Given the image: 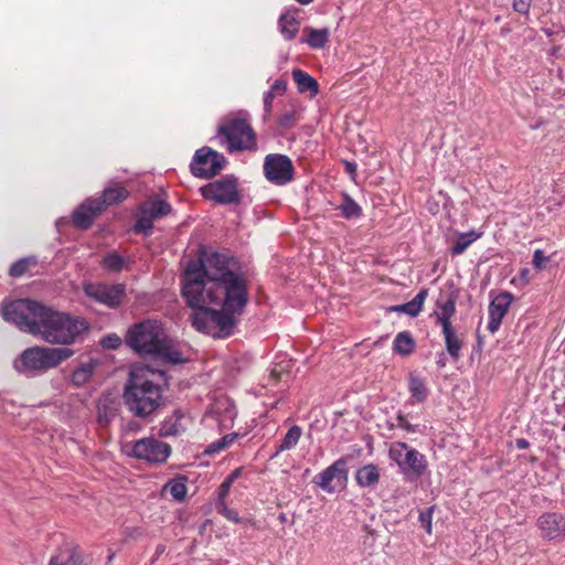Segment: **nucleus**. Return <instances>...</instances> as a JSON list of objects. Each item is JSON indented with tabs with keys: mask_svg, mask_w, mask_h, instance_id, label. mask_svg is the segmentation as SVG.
<instances>
[{
	"mask_svg": "<svg viewBox=\"0 0 565 565\" xmlns=\"http://www.w3.org/2000/svg\"><path fill=\"white\" fill-rule=\"evenodd\" d=\"M161 374L142 363L131 365L124 385L122 401L135 417L148 419L164 407L163 387L156 381Z\"/></svg>",
	"mask_w": 565,
	"mask_h": 565,
	"instance_id": "nucleus-3",
	"label": "nucleus"
},
{
	"mask_svg": "<svg viewBox=\"0 0 565 565\" xmlns=\"http://www.w3.org/2000/svg\"><path fill=\"white\" fill-rule=\"evenodd\" d=\"M67 222H68V221H67L65 217H61V218H58V220L56 221L55 225H56V227L60 230V228H61V226H62L63 224L67 223Z\"/></svg>",
	"mask_w": 565,
	"mask_h": 565,
	"instance_id": "nucleus-54",
	"label": "nucleus"
},
{
	"mask_svg": "<svg viewBox=\"0 0 565 565\" xmlns=\"http://www.w3.org/2000/svg\"><path fill=\"white\" fill-rule=\"evenodd\" d=\"M428 296L427 289H422L411 301L396 305L390 308L393 312L406 313L409 317H417L423 310L424 302Z\"/></svg>",
	"mask_w": 565,
	"mask_h": 565,
	"instance_id": "nucleus-21",
	"label": "nucleus"
},
{
	"mask_svg": "<svg viewBox=\"0 0 565 565\" xmlns=\"http://www.w3.org/2000/svg\"><path fill=\"white\" fill-rule=\"evenodd\" d=\"M433 511L434 508L430 507L426 511H422L418 515V521L428 534L431 533Z\"/></svg>",
	"mask_w": 565,
	"mask_h": 565,
	"instance_id": "nucleus-40",
	"label": "nucleus"
},
{
	"mask_svg": "<svg viewBox=\"0 0 565 565\" xmlns=\"http://www.w3.org/2000/svg\"><path fill=\"white\" fill-rule=\"evenodd\" d=\"M2 317L20 331L53 344H72L88 329L84 319L54 310L32 299H17L2 306Z\"/></svg>",
	"mask_w": 565,
	"mask_h": 565,
	"instance_id": "nucleus-2",
	"label": "nucleus"
},
{
	"mask_svg": "<svg viewBox=\"0 0 565 565\" xmlns=\"http://www.w3.org/2000/svg\"><path fill=\"white\" fill-rule=\"evenodd\" d=\"M203 198L220 204H233L239 201L237 179L225 175L201 188Z\"/></svg>",
	"mask_w": 565,
	"mask_h": 565,
	"instance_id": "nucleus-10",
	"label": "nucleus"
},
{
	"mask_svg": "<svg viewBox=\"0 0 565 565\" xmlns=\"http://www.w3.org/2000/svg\"><path fill=\"white\" fill-rule=\"evenodd\" d=\"M84 292L89 299L98 303L117 308L121 305L126 295V287L122 284L87 282L84 285Z\"/></svg>",
	"mask_w": 565,
	"mask_h": 565,
	"instance_id": "nucleus-11",
	"label": "nucleus"
},
{
	"mask_svg": "<svg viewBox=\"0 0 565 565\" xmlns=\"http://www.w3.org/2000/svg\"><path fill=\"white\" fill-rule=\"evenodd\" d=\"M516 447L519 449H526L529 447V441L526 439H518L516 440Z\"/></svg>",
	"mask_w": 565,
	"mask_h": 565,
	"instance_id": "nucleus-53",
	"label": "nucleus"
},
{
	"mask_svg": "<svg viewBox=\"0 0 565 565\" xmlns=\"http://www.w3.org/2000/svg\"><path fill=\"white\" fill-rule=\"evenodd\" d=\"M482 233L477 232L475 230L458 233L454 245L450 248L451 255H461L466 252V249L475 243L477 239L481 237Z\"/></svg>",
	"mask_w": 565,
	"mask_h": 565,
	"instance_id": "nucleus-26",
	"label": "nucleus"
},
{
	"mask_svg": "<svg viewBox=\"0 0 565 565\" xmlns=\"http://www.w3.org/2000/svg\"><path fill=\"white\" fill-rule=\"evenodd\" d=\"M300 21L297 11H285L278 19V30L286 41L296 38L299 32Z\"/></svg>",
	"mask_w": 565,
	"mask_h": 565,
	"instance_id": "nucleus-19",
	"label": "nucleus"
},
{
	"mask_svg": "<svg viewBox=\"0 0 565 565\" xmlns=\"http://www.w3.org/2000/svg\"><path fill=\"white\" fill-rule=\"evenodd\" d=\"M185 429L184 415L178 409L160 423L158 434L160 437H177L183 434Z\"/></svg>",
	"mask_w": 565,
	"mask_h": 565,
	"instance_id": "nucleus-18",
	"label": "nucleus"
},
{
	"mask_svg": "<svg viewBox=\"0 0 565 565\" xmlns=\"http://www.w3.org/2000/svg\"><path fill=\"white\" fill-rule=\"evenodd\" d=\"M163 489L168 491L175 501L179 502H182L188 493L185 481L181 478L170 480L164 484Z\"/></svg>",
	"mask_w": 565,
	"mask_h": 565,
	"instance_id": "nucleus-34",
	"label": "nucleus"
},
{
	"mask_svg": "<svg viewBox=\"0 0 565 565\" xmlns=\"http://www.w3.org/2000/svg\"><path fill=\"white\" fill-rule=\"evenodd\" d=\"M415 342L408 332H399L393 342V350L401 355H408L414 351Z\"/></svg>",
	"mask_w": 565,
	"mask_h": 565,
	"instance_id": "nucleus-31",
	"label": "nucleus"
},
{
	"mask_svg": "<svg viewBox=\"0 0 565 565\" xmlns=\"http://www.w3.org/2000/svg\"><path fill=\"white\" fill-rule=\"evenodd\" d=\"M339 210L347 220L359 218L362 215V207L349 194H343Z\"/></svg>",
	"mask_w": 565,
	"mask_h": 565,
	"instance_id": "nucleus-32",
	"label": "nucleus"
},
{
	"mask_svg": "<svg viewBox=\"0 0 565 565\" xmlns=\"http://www.w3.org/2000/svg\"><path fill=\"white\" fill-rule=\"evenodd\" d=\"M49 565H76L72 555L65 553L51 557Z\"/></svg>",
	"mask_w": 565,
	"mask_h": 565,
	"instance_id": "nucleus-43",
	"label": "nucleus"
},
{
	"mask_svg": "<svg viewBox=\"0 0 565 565\" xmlns=\"http://www.w3.org/2000/svg\"><path fill=\"white\" fill-rule=\"evenodd\" d=\"M388 458L396 463L399 472L409 481L423 477L428 467L426 457L404 441L391 444Z\"/></svg>",
	"mask_w": 565,
	"mask_h": 565,
	"instance_id": "nucleus-7",
	"label": "nucleus"
},
{
	"mask_svg": "<svg viewBox=\"0 0 565 565\" xmlns=\"http://www.w3.org/2000/svg\"><path fill=\"white\" fill-rule=\"evenodd\" d=\"M182 296L192 326L213 338L228 337L247 300V285L233 257L210 253L191 260L182 277Z\"/></svg>",
	"mask_w": 565,
	"mask_h": 565,
	"instance_id": "nucleus-1",
	"label": "nucleus"
},
{
	"mask_svg": "<svg viewBox=\"0 0 565 565\" xmlns=\"http://www.w3.org/2000/svg\"><path fill=\"white\" fill-rule=\"evenodd\" d=\"M128 196V191L122 186H109L103 191V194L98 199H94L95 202L103 203V211L107 205L115 204L124 201Z\"/></svg>",
	"mask_w": 565,
	"mask_h": 565,
	"instance_id": "nucleus-27",
	"label": "nucleus"
},
{
	"mask_svg": "<svg viewBox=\"0 0 565 565\" xmlns=\"http://www.w3.org/2000/svg\"><path fill=\"white\" fill-rule=\"evenodd\" d=\"M397 426L405 429L408 433H416L418 430V426L412 425L404 415L398 414L396 417Z\"/></svg>",
	"mask_w": 565,
	"mask_h": 565,
	"instance_id": "nucleus-45",
	"label": "nucleus"
},
{
	"mask_svg": "<svg viewBox=\"0 0 565 565\" xmlns=\"http://www.w3.org/2000/svg\"><path fill=\"white\" fill-rule=\"evenodd\" d=\"M302 430L299 426L294 425L291 426L288 431L286 433L285 437L282 438L275 456H277L279 452L290 450L295 448L301 437Z\"/></svg>",
	"mask_w": 565,
	"mask_h": 565,
	"instance_id": "nucleus-33",
	"label": "nucleus"
},
{
	"mask_svg": "<svg viewBox=\"0 0 565 565\" xmlns=\"http://www.w3.org/2000/svg\"><path fill=\"white\" fill-rule=\"evenodd\" d=\"M125 342L140 355H149L171 364L185 361L174 341L167 335L162 324L156 320H145L134 324L128 329Z\"/></svg>",
	"mask_w": 565,
	"mask_h": 565,
	"instance_id": "nucleus-4",
	"label": "nucleus"
},
{
	"mask_svg": "<svg viewBox=\"0 0 565 565\" xmlns=\"http://www.w3.org/2000/svg\"><path fill=\"white\" fill-rule=\"evenodd\" d=\"M532 0H513V9L520 14H527Z\"/></svg>",
	"mask_w": 565,
	"mask_h": 565,
	"instance_id": "nucleus-44",
	"label": "nucleus"
},
{
	"mask_svg": "<svg viewBox=\"0 0 565 565\" xmlns=\"http://www.w3.org/2000/svg\"><path fill=\"white\" fill-rule=\"evenodd\" d=\"M520 280H522V282L524 285H527L530 282V269L529 268H523L520 271Z\"/></svg>",
	"mask_w": 565,
	"mask_h": 565,
	"instance_id": "nucleus-51",
	"label": "nucleus"
},
{
	"mask_svg": "<svg viewBox=\"0 0 565 565\" xmlns=\"http://www.w3.org/2000/svg\"><path fill=\"white\" fill-rule=\"evenodd\" d=\"M513 300L512 294L502 291L495 296L489 305L488 330L494 333L499 330L502 319L507 315Z\"/></svg>",
	"mask_w": 565,
	"mask_h": 565,
	"instance_id": "nucleus-16",
	"label": "nucleus"
},
{
	"mask_svg": "<svg viewBox=\"0 0 565 565\" xmlns=\"http://www.w3.org/2000/svg\"><path fill=\"white\" fill-rule=\"evenodd\" d=\"M348 480L347 459L340 458L315 477V483L328 493L344 488Z\"/></svg>",
	"mask_w": 565,
	"mask_h": 565,
	"instance_id": "nucleus-13",
	"label": "nucleus"
},
{
	"mask_svg": "<svg viewBox=\"0 0 565 565\" xmlns=\"http://www.w3.org/2000/svg\"><path fill=\"white\" fill-rule=\"evenodd\" d=\"M74 351L68 348L31 347L25 349L14 361V369L28 376L33 377L58 366L68 360Z\"/></svg>",
	"mask_w": 565,
	"mask_h": 565,
	"instance_id": "nucleus-6",
	"label": "nucleus"
},
{
	"mask_svg": "<svg viewBox=\"0 0 565 565\" xmlns=\"http://www.w3.org/2000/svg\"><path fill=\"white\" fill-rule=\"evenodd\" d=\"M96 366L97 361L95 360H89L78 365L72 374L73 384L76 386L86 384L90 380Z\"/></svg>",
	"mask_w": 565,
	"mask_h": 565,
	"instance_id": "nucleus-28",
	"label": "nucleus"
},
{
	"mask_svg": "<svg viewBox=\"0 0 565 565\" xmlns=\"http://www.w3.org/2000/svg\"><path fill=\"white\" fill-rule=\"evenodd\" d=\"M281 372H282V367H280L279 365H276L270 371L269 380H268V382L265 385H270L271 383L277 382L278 380H280Z\"/></svg>",
	"mask_w": 565,
	"mask_h": 565,
	"instance_id": "nucleus-49",
	"label": "nucleus"
},
{
	"mask_svg": "<svg viewBox=\"0 0 565 565\" xmlns=\"http://www.w3.org/2000/svg\"><path fill=\"white\" fill-rule=\"evenodd\" d=\"M265 178L275 185H286L294 180L295 168L290 158L286 154L269 153L263 164Z\"/></svg>",
	"mask_w": 565,
	"mask_h": 565,
	"instance_id": "nucleus-8",
	"label": "nucleus"
},
{
	"mask_svg": "<svg viewBox=\"0 0 565 565\" xmlns=\"http://www.w3.org/2000/svg\"><path fill=\"white\" fill-rule=\"evenodd\" d=\"M550 260V257L545 256L543 250L535 249L533 254V266L537 270L545 268V264Z\"/></svg>",
	"mask_w": 565,
	"mask_h": 565,
	"instance_id": "nucleus-42",
	"label": "nucleus"
},
{
	"mask_svg": "<svg viewBox=\"0 0 565 565\" xmlns=\"http://www.w3.org/2000/svg\"><path fill=\"white\" fill-rule=\"evenodd\" d=\"M216 139L227 151L256 150V134L253 130L248 114L238 111L223 117L217 126Z\"/></svg>",
	"mask_w": 565,
	"mask_h": 565,
	"instance_id": "nucleus-5",
	"label": "nucleus"
},
{
	"mask_svg": "<svg viewBox=\"0 0 565 565\" xmlns=\"http://www.w3.org/2000/svg\"><path fill=\"white\" fill-rule=\"evenodd\" d=\"M121 343H122L121 338L119 335H117L116 333L107 334L100 341V344L103 348L110 349V350L118 349L121 345Z\"/></svg>",
	"mask_w": 565,
	"mask_h": 565,
	"instance_id": "nucleus-39",
	"label": "nucleus"
},
{
	"mask_svg": "<svg viewBox=\"0 0 565 565\" xmlns=\"http://www.w3.org/2000/svg\"><path fill=\"white\" fill-rule=\"evenodd\" d=\"M441 332L445 339L446 350L448 354L455 360H459L461 350V339L456 333L452 326L441 328Z\"/></svg>",
	"mask_w": 565,
	"mask_h": 565,
	"instance_id": "nucleus-25",
	"label": "nucleus"
},
{
	"mask_svg": "<svg viewBox=\"0 0 565 565\" xmlns=\"http://www.w3.org/2000/svg\"><path fill=\"white\" fill-rule=\"evenodd\" d=\"M132 455L140 460L163 463L171 455V447L169 444L152 437L141 438L134 444Z\"/></svg>",
	"mask_w": 565,
	"mask_h": 565,
	"instance_id": "nucleus-12",
	"label": "nucleus"
},
{
	"mask_svg": "<svg viewBox=\"0 0 565 565\" xmlns=\"http://www.w3.org/2000/svg\"><path fill=\"white\" fill-rule=\"evenodd\" d=\"M35 260L33 258H22L13 263L9 269V274L11 277H21L30 265H34Z\"/></svg>",
	"mask_w": 565,
	"mask_h": 565,
	"instance_id": "nucleus-38",
	"label": "nucleus"
},
{
	"mask_svg": "<svg viewBox=\"0 0 565 565\" xmlns=\"http://www.w3.org/2000/svg\"><path fill=\"white\" fill-rule=\"evenodd\" d=\"M103 212V203L94 199L86 200L72 214L74 224L79 228H88L94 218Z\"/></svg>",
	"mask_w": 565,
	"mask_h": 565,
	"instance_id": "nucleus-17",
	"label": "nucleus"
},
{
	"mask_svg": "<svg viewBox=\"0 0 565 565\" xmlns=\"http://www.w3.org/2000/svg\"><path fill=\"white\" fill-rule=\"evenodd\" d=\"M206 415L214 418L221 428L227 429L233 426L237 413L232 399L220 396L209 406Z\"/></svg>",
	"mask_w": 565,
	"mask_h": 565,
	"instance_id": "nucleus-15",
	"label": "nucleus"
},
{
	"mask_svg": "<svg viewBox=\"0 0 565 565\" xmlns=\"http://www.w3.org/2000/svg\"><path fill=\"white\" fill-rule=\"evenodd\" d=\"M437 364H438L440 367H444V366L446 365V361H445L444 354H440V358H439V360L437 361Z\"/></svg>",
	"mask_w": 565,
	"mask_h": 565,
	"instance_id": "nucleus-56",
	"label": "nucleus"
},
{
	"mask_svg": "<svg viewBox=\"0 0 565 565\" xmlns=\"http://www.w3.org/2000/svg\"><path fill=\"white\" fill-rule=\"evenodd\" d=\"M291 119H292V115L287 113L285 115H282L279 119V124L281 126H288L290 122H291Z\"/></svg>",
	"mask_w": 565,
	"mask_h": 565,
	"instance_id": "nucleus-52",
	"label": "nucleus"
},
{
	"mask_svg": "<svg viewBox=\"0 0 565 565\" xmlns=\"http://www.w3.org/2000/svg\"><path fill=\"white\" fill-rule=\"evenodd\" d=\"M124 265L125 259L117 253H110L103 259V266L113 271H120Z\"/></svg>",
	"mask_w": 565,
	"mask_h": 565,
	"instance_id": "nucleus-37",
	"label": "nucleus"
},
{
	"mask_svg": "<svg viewBox=\"0 0 565 565\" xmlns=\"http://www.w3.org/2000/svg\"><path fill=\"white\" fill-rule=\"evenodd\" d=\"M217 510L218 512L224 515L228 521H232L234 523H239L241 518L238 516V513L234 510H231L227 508V505L224 503H217Z\"/></svg>",
	"mask_w": 565,
	"mask_h": 565,
	"instance_id": "nucleus-41",
	"label": "nucleus"
},
{
	"mask_svg": "<svg viewBox=\"0 0 565 565\" xmlns=\"http://www.w3.org/2000/svg\"><path fill=\"white\" fill-rule=\"evenodd\" d=\"M298 3L300 4H309L311 3L313 0H296Z\"/></svg>",
	"mask_w": 565,
	"mask_h": 565,
	"instance_id": "nucleus-57",
	"label": "nucleus"
},
{
	"mask_svg": "<svg viewBox=\"0 0 565 565\" xmlns=\"http://www.w3.org/2000/svg\"><path fill=\"white\" fill-rule=\"evenodd\" d=\"M232 484L224 480L218 489V503H224L225 498L228 495Z\"/></svg>",
	"mask_w": 565,
	"mask_h": 565,
	"instance_id": "nucleus-46",
	"label": "nucleus"
},
{
	"mask_svg": "<svg viewBox=\"0 0 565 565\" xmlns=\"http://www.w3.org/2000/svg\"><path fill=\"white\" fill-rule=\"evenodd\" d=\"M242 473V468H236L235 470H233L226 478L225 480L228 481L231 484L234 483V481L241 476Z\"/></svg>",
	"mask_w": 565,
	"mask_h": 565,
	"instance_id": "nucleus-50",
	"label": "nucleus"
},
{
	"mask_svg": "<svg viewBox=\"0 0 565 565\" xmlns=\"http://www.w3.org/2000/svg\"><path fill=\"white\" fill-rule=\"evenodd\" d=\"M292 77L297 84L299 93H309L310 96H316L318 94V82L308 73L296 68L292 71Z\"/></svg>",
	"mask_w": 565,
	"mask_h": 565,
	"instance_id": "nucleus-24",
	"label": "nucleus"
},
{
	"mask_svg": "<svg viewBox=\"0 0 565 565\" xmlns=\"http://www.w3.org/2000/svg\"><path fill=\"white\" fill-rule=\"evenodd\" d=\"M537 527L543 540L563 542L565 540V515L557 512L543 513L537 519Z\"/></svg>",
	"mask_w": 565,
	"mask_h": 565,
	"instance_id": "nucleus-14",
	"label": "nucleus"
},
{
	"mask_svg": "<svg viewBox=\"0 0 565 565\" xmlns=\"http://www.w3.org/2000/svg\"><path fill=\"white\" fill-rule=\"evenodd\" d=\"M286 89L287 83L284 79H276L269 90H273V95L275 96V94H284Z\"/></svg>",
	"mask_w": 565,
	"mask_h": 565,
	"instance_id": "nucleus-47",
	"label": "nucleus"
},
{
	"mask_svg": "<svg viewBox=\"0 0 565 565\" xmlns=\"http://www.w3.org/2000/svg\"><path fill=\"white\" fill-rule=\"evenodd\" d=\"M437 310L434 312L437 323L440 324L441 328L449 327L451 324V318L456 312V301L454 298L449 297L445 301H437Z\"/></svg>",
	"mask_w": 565,
	"mask_h": 565,
	"instance_id": "nucleus-23",
	"label": "nucleus"
},
{
	"mask_svg": "<svg viewBox=\"0 0 565 565\" xmlns=\"http://www.w3.org/2000/svg\"><path fill=\"white\" fill-rule=\"evenodd\" d=\"M302 34L301 43H306L311 49L319 50L323 49L328 43L330 30L328 28L315 29L306 26L302 30Z\"/></svg>",
	"mask_w": 565,
	"mask_h": 565,
	"instance_id": "nucleus-20",
	"label": "nucleus"
},
{
	"mask_svg": "<svg viewBox=\"0 0 565 565\" xmlns=\"http://www.w3.org/2000/svg\"><path fill=\"white\" fill-rule=\"evenodd\" d=\"M347 170L351 173H353L355 171V164L354 163H350V162H347Z\"/></svg>",
	"mask_w": 565,
	"mask_h": 565,
	"instance_id": "nucleus-55",
	"label": "nucleus"
},
{
	"mask_svg": "<svg viewBox=\"0 0 565 565\" xmlns=\"http://www.w3.org/2000/svg\"><path fill=\"white\" fill-rule=\"evenodd\" d=\"M238 438L237 433H232L223 436L222 438L211 443L204 452L206 455L218 454L225 449H227L236 439Z\"/></svg>",
	"mask_w": 565,
	"mask_h": 565,
	"instance_id": "nucleus-35",
	"label": "nucleus"
},
{
	"mask_svg": "<svg viewBox=\"0 0 565 565\" xmlns=\"http://www.w3.org/2000/svg\"><path fill=\"white\" fill-rule=\"evenodd\" d=\"M274 95L273 90H268L264 95V110L266 115L270 114Z\"/></svg>",
	"mask_w": 565,
	"mask_h": 565,
	"instance_id": "nucleus-48",
	"label": "nucleus"
},
{
	"mask_svg": "<svg viewBox=\"0 0 565 565\" xmlns=\"http://www.w3.org/2000/svg\"><path fill=\"white\" fill-rule=\"evenodd\" d=\"M140 207L154 218L166 216L171 212V205L162 200L147 201Z\"/></svg>",
	"mask_w": 565,
	"mask_h": 565,
	"instance_id": "nucleus-30",
	"label": "nucleus"
},
{
	"mask_svg": "<svg viewBox=\"0 0 565 565\" xmlns=\"http://www.w3.org/2000/svg\"><path fill=\"white\" fill-rule=\"evenodd\" d=\"M153 220L154 217L148 213H145V211H142L140 207V215L136 222L135 232L142 233L143 235L148 236L153 227Z\"/></svg>",
	"mask_w": 565,
	"mask_h": 565,
	"instance_id": "nucleus-36",
	"label": "nucleus"
},
{
	"mask_svg": "<svg viewBox=\"0 0 565 565\" xmlns=\"http://www.w3.org/2000/svg\"><path fill=\"white\" fill-rule=\"evenodd\" d=\"M225 163L226 159L222 153L203 147L196 150L190 167L193 175L209 179L216 175Z\"/></svg>",
	"mask_w": 565,
	"mask_h": 565,
	"instance_id": "nucleus-9",
	"label": "nucleus"
},
{
	"mask_svg": "<svg viewBox=\"0 0 565 565\" xmlns=\"http://www.w3.org/2000/svg\"><path fill=\"white\" fill-rule=\"evenodd\" d=\"M355 480L362 488L375 487L380 481L379 468L373 463L361 467L355 473Z\"/></svg>",
	"mask_w": 565,
	"mask_h": 565,
	"instance_id": "nucleus-22",
	"label": "nucleus"
},
{
	"mask_svg": "<svg viewBox=\"0 0 565 565\" xmlns=\"http://www.w3.org/2000/svg\"><path fill=\"white\" fill-rule=\"evenodd\" d=\"M412 403H423L428 396V390L423 379L417 375H411L408 380Z\"/></svg>",
	"mask_w": 565,
	"mask_h": 565,
	"instance_id": "nucleus-29",
	"label": "nucleus"
}]
</instances>
